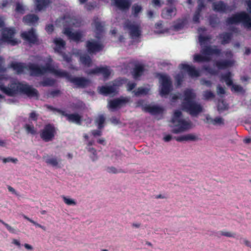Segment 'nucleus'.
Here are the masks:
<instances>
[{"instance_id": "obj_32", "label": "nucleus", "mask_w": 251, "mask_h": 251, "mask_svg": "<svg viewBox=\"0 0 251 251\" xmlns=\"http://www.w3.org/2000/svg\"><path fill=\"white\" fill-rule=\"evenodd\" d=\"M174 139L178 142H182L184 141H195L197 139V137L193 134H188L178 137H175Z\"/></svg>"}, {"instance_id": "obj_56", "label": "nucleus", "mask_w": 251, "mask_h": 251, "mask_svg": "<svg viewBox=\"0 0 251 251\" xmlns=\"http://www.w3.org/2000/svg\"><path fill=\"white\" fill-rule=\"evenodd\" d=\"M201 16V12L196 11L194 15L193 20L196 23L200 22V18Z\"/></svg>"}, {"instance_id": "obj_58", "label": "nucleus", "mask_w": 251, "mask_h": 251, "mask_svg": "<svg viewBox=\"0 0 251 251\" xmlns=\"http://www.w3.org/2000/svg\"><path fill=\"white\" fill-rule=\"evenodd\" d=\"M63 60L67 63H70L72 62V57L65 53H61Z\"/></svg>"}, {"instance_id": "obj_50", "label": "nucleus", "mask_w": 251, "mask_h": 251, "mask_svg": "<svg viewBox=\"0 0 251 251\" xmlns=\"http://www.w3.org/2000/svg\"><path fill=\"white\" fill-rule=\"evenodd\" d=\"M63 199L64 202L68 205H75L76 204V202L73 199L67 198L65 196L63 197Z\"/></svg>"}, {"instance_id": "obj_2", "label": "nucleus", "mask_w": 251, "mask_h": 251, "mask_svg": "<svg viewBox=\"0 0 251 251\" xmlns=\"http://www.w3.org/2000/svg\"><path fill=\"white\" fill-rule=\"evenodd\" d=\"M226 22L228 25L242 23L245 27L251 29V17L245 11L233 14L231 17L227 18Z\"/></svg>"}, {"instance_id": "obj_25", "label": "nucleus", "mask_w": 251, "mask_h": 251, "mask_svg": "<svg viewBox=\"0 0 251 251\" xmlns=\"http://www.w3.org/2000/svg\"><path fill=\"white\" fill-rule=\"evenodd\" d=\"M93 24L96 29V37L98 39L100 38V35L103 31L104 25L100 22L98 17L95 18L93 21Z\"/></svg>"}, {"instance_id": "obj_22", "label": "nucleus", "mask_w": 251, "mask_h": 251, "mask_svg": "<svg viewBox=\"0 0 251 251\" xmlns=\"http://www.w3.org/2000/svg\"><path fill=\"white\" fill-rule=\"evenodd\" d=\"M145 71V68L143 65L136 63L132 71V75L135 79H137L142 75Z\"/></svg>"}, {"instance_id": "obj_24", "label": "nucleus", "mask_w": 251, "mask_h": 251, "mask_svg": "<svg viewBox=\"0 0 251 251\" xmlns=\"http://www.w3.org/2000/svg\"><path fill=\"white\" fill-rule=\"evenodd\" d=\"M143 110L146 112H149L152 115L162 113L163 109L158 106L147 105L143 107Z\"/></svg>"}, {"instance_id": "obj_17", "label": "nucleus", "mask_w": 251, "mask_h": 251, "mask_svg": "<svg viewBox=\"0 0 251 251\" xmlns=\"http://www.w3.org/2000/svg\"><path fill=\"white\" fill-rule=\"evenodd\" d=\"M215 48H212L210 46H206L201 50V52L204 55L208 56L212 55H216L219 56L221 54V50L217 49L216 46H214Z\"/></svg>"}, {"instance_id": "obj_30", "label": "nucleus", "mask_w": 251, "mask_h": 251, "mask_svg": "<svg viewBox=\"0 0 251 251\" xmlns=\"http://www.w3.org/2000/svg\"><path fill=\"white\" fill-rule=\"evenodd\" d=\"M115 5L121 10H126L129 8L130 1L129 0H114Z\"/></svg>"}, {"instance_id": "obj_38", "label": "nucleus", "mask_w": 251, "mask_h": 251, "mask_svg": "<svg viewBox=\"0 0 251 251\" xmlns=\"http://www.w3.org/2000/svg\"><path fill=\"white\" fill-rule=\"evenodd\" d=\"M54 42L56 46L55 51L60 52L59 50L64 48L66 43L61 38H56L54 40Z\"/></svg>"}, {"instance_id": "obj_48", "label": "nucleus", "mask_w": 251, "mask_h": 251, "mask_svg": "<svg viewBox=\"0 0 251 251\" xmlns=\"http://www.w3.org/2000/svg\"><path fill=\"white\" fill-rule=\"evenodd\" d=\"M60 94L61 91L59 90H53L49 92L47 96L49 98H54L58 97Z\"/></svg>"}, {"instance_id": "obj_45", "label": "nucleus", "mask_w": 251, "mask_h": 251, "mask_svg": "<svg viewBox=\"0 0 251 251\" xmlns=\"http://www.w3.org/2000/svg\"><path fill=\"white\" fill-rule=\"evenodd\" d=\"M209 24L212 27H215L219 23V20L216 16H211L209 20Z\"/></svg>"}, {"instance_id": "obj_53", "label": "nucleus", "mask_w": 251, "mask_h": 251, "mask_svg": "<svg viewBox=\"0 0 251 251\" xmlns=\"http://www.w3.org/2000/svg\"><path fill=\"white\" fill-rule=\"evenodd\" d=\"M231 86H232V88H231L232 91H233L235 92L242 93L244 91L243 87L239 85H236V84H233V85Z\"/></svg>"}, {"instance_id": "obj_55", "label": "nucleus", "mask_w": 251, "mask_h": 251, "mask_svg": "<svg viewBox=\"0 0 251 251\" xmlns=\"http://www.w3.org/2000/svg\"><path fill=\"white\" fill-rule=\"evenodd\" d=\"M175 79L177 82V85L179 86L181 84L183 81V75L181 74H178L176 75Z\"/></svg>"}, {"instance_id": "obj_62", "label": "nucleus", "mask_w": 251, "mask_h": 251, "mask_svg": "<svg viewBox=\"0 0 251 251\" xmlns=\"http://www.w3.org/2000/svg\"><path fill=\"white\" fill-rule=\"evenodd\" d=\"M29 118L34 121H37L38 119V114L35 111H32L29 114Z\"/></svg>"}, {"instance_id": "obj_21", "label": "nucleus", "mask_w": 251, "mask_h": 251, "mask_svg": "<svg viewBox=\"0 0 251 251\" xmlns=\"http://www.w3.org/2000/svg\"><path fill=\"white\" fill-rule=\"evenodd\" d=\"M15 71L18 74H22L25 69H27V66L23 63L12 62L9 67Z\"/></svg>"}, {"instance_id": "obj_12", "label": "nucleus", "mask_w": 251, "mask_h": 251, "mask_svg": "<svg viewBox=\"0 0 251 251\" xmlns=\"http://www.w3.org/2000/svg\"><path fill=\"white\" fill-rule=\"evenodd\" d=\"M129 101L127 98L121 97L110 100L108 102V107L112 111L120 108Z\"/></svg>"}, {"instance_id": "obj_47", "label": "nucleus", "mask_w": 251, "mask_h": 251, "mask_svg": "<svg viewBox=\"0 0 251 251\" xmlns=\"http://www.w3.org/2000/svg\"><path fill=\"white\" fill-rule=\"evenodd\" d=\"M148 92V90L143 88L139 87L135 91V95L137 96L141 95H146Z\"/></svg>"}, {"instance_id": "obj_26", "label": "nucleus", "mask_w": 251, "mask_h": 251, "mask_svg": "<svg viewBox=\"0 0 251 251\" xmlns=\"http://www.w3.org/2000/svg\"><path fill=\"white\" fill-rule=\"evenodd\" d=\"M218 39L221 40L222 45L228 44L232 39V34L230 32H224L219 34Z\"/></svg>"}, {"instance_id": "obj_20", "label": "nucleus", "mask_w": 251, "mask_h": 251, "mask_svg": "<svg viewBox=\"0 0 251 251\" xmlns=\"http://www.w3.org/2000/svg\"><path fill=\"white\" fill-rule=\"evenodd\" d=\"M51 2L52 0H34L36 9L39 11L44 10Z\"/></svg>"}, {"instance_id": "obj_14", "label": "nucleus", "mask_w": 251, "mask_h": 251, "mask_svg": "<svg viewBox=\"0 0 251 251\" xmlns=\"http://www.w3.org/2000/svg\"><path fill=\"white\" fill-rule=\"evenodd\" d=\"M63 33L65 34L70 39L72 40L77 43L81 41L83 37V35L80 32H72L70 27H66L64 29Z\"/></svg>"}, {"instance_id": "obj_5", "label": "nucleus", "mask_w": 251, "mask_h": 251, "mask_svg": "<svg viewBox=\"0 0 251 251\" xmlns=\"http://www.w3.org/2000/svg\"><path fill=\"white\" fill-rule=\"evenodd\" d=\"M182 107L183 110L188 112L192 116H197L202 110V106L194 101H183Z\"/></svg>"}, {"instance_id": "obj_36", "label": "nucleus", "mask_w": 251, "mask_h": 251, "mask_svg": "<svg viewBox=\"0 0 251 251\" xmlns=\"http://www.w3.org/2000/svg\"><path fill=\"white\" fill-rule=\"evenodd\" d=\"M80 61L84 65L89 67L92 64V60L89 55L84 54L80 57Z\"/></svg>"}, {"instance_id": "obj_31", "label": "nucleus", "mask_w": 251, "mask_h": 251, "mask_svg": "<svg viewBox=\"0 0 251 251\" xmlns=\"http://www.w3.org/2000/svg\"><path fill=\"white\" fill-rule=\"evenodd\" d=\"M43 158L47 164L50 165L52 167H57L58 163L60 161L58 160L56 157H52L48 155L44 156Z\"/></svg>"}, {"instance_id": "obj_40", "label": "nucleus", "mask_w": 251, "mask_h": 251, "mask_svg": "<svg viewBox=\"0 0 251 251\" xmlns=\"http://www.w3.org/2000/svg\"><path fill=\"white\" fill-rule=\"evenodd\" d=\"M198 39L200 45L203 46L207 44L210 41L211 37L210 35L205 36L201 34L199 36Z\"/></svg>"}, {"instance_id": "obj_28", "label": "nucleus", "mask_w": 251, "mask_h": 251, "mask_svg": "<svg viewBox=\"0 0 251 251\" xmlns=\"http://www.w3.org/2000/svg\"><path fill=\"white\" fill-rule=\"evenodd\" d=\"M176 9L175 7L165 8L162 11V17L164 19H170L173 16L176 14Z\"/></svg>"}, {"instance_id": "obj_8", "label": "nucleus", "mask_w": 251, "mask_h": 251, "mask_svg": "<svg viewBox=\"0 0 251 251\" xmlns=\"http://www.w3.org/2000/svg\"><path fill=\"white\" fill-rule=\"evenodd\" d=\"M52 61L50 56L47 58V62L46 63L45 66H42L44 74L49 72L53 74L56 76L63 77L66 71L60 69L57 70L55 69L51 64Z\"/></svg>"}, {"instance_id": "obj_34", "label": "nucleus", "mask_w": 251, "mask_h": 251, "mask_svg": "<svg viewBox=\"0 0 251 251\" xmlns=\"http://www.w3.org/2000/svg\"><path fill=\"white\" fill-rule=\"evenodd\" d=\"M194 62L197 63H201L204 62H209L211 58L209 56L202 55L200 54H195L193 57Z\"/></svg>"}, {"instance_id": "obj_42", "label": "nucleus", "mask_w": 251, "mask_h": 251, "mask_svg": "<svg viewBox=\"0 0 251 251\" xmlns=\"http://www.w3.org/2000/svg\"><path fill=\"white\" fill-rule=\"evenodd\" d=\"M24 127L27 134L35 135L36 133V130L32 124H25Z\"/></svg>"}, {"instance_id": "obj_4", "label": "nucleus", "mask_w": 251, "mask_h": 251, "mask_svg": "<svg viewBox=\"0 0 251 251\" xmlns=\"http://www.w3.org/2000/svg\"><path fill=\"white\" fill-rule=\"evenodd\" d=\"M40 137L45 142L52 141L56 134V128L53 125L48 124L46 125L44 128L40 130Z\"/></svg>"}, {"instance_id": "obj_59", "label": "nucleus", "mask_w": 251, "mask_h": 251, "mask_svg": "<svg viewBox=\"0 0 251 251\" xmlns=\"http://www.w3.org/2000/svg\"><path fill=\"white\" fill-rule=\"evenodd\" d=\"M220 234L222 236L228 237H235V233H231L230 232L228 231H222L220 232Z\"/></svg>"}, {"instance_id": "obj_49", "label": "nucleus", "mask_w": 251, "mask_h": 251, "mask_svg": "<svg viewBox=\"0 0 251 251\" xmlns=\"http://www.w3.org/2000/svg\"><path fill=\"white\" fill-rule=\"evenodd\" d=\"M203 97L205 100H208L210 99H213L215 97L214 94L210 91H205L203 93Z\"/></svg>"}, {"instance_id": "obj_1", "label": "nucleus", "mask_w": 251, "mask_h": 251, "mask_svg": "<svg viewBox=\"0 0 251 251\" xmlns=\"http://www.w3.org/2000/svg\"><path fill=\"white\" fill-rule=\"evenodd\" d=\"M182 112L179 110H176L172 118L171 122L173 124V128L171 132L178 134L184 132L191 127V123L182 119Z\"/></svg>"}, {"instance_id": "obj_11", "label": "nucleus", "mask_w": 251, "mask_h": 251, "mask_svg": "<svg viewBox=\"0 0 251 251\" xmlns=\"http://www.w3.org/2000/svg\"><path fill=\"white\" fill-rule=\"evenodd\" d=\"M86 47L88 52L91 54L96 53L101 51L104 48V46L102 44L92 40L91 41L88 40L86 42Z\"/></svg>"}, {"instance_id": "obj_16", "label": "nucleus", "mask_w": 251, "mask_h": 251, "mask_svg": "<svg viewBox=\"0 0 251 251\" xmlns=\"http://www.w3.org/2000/svg\"><path fill=\"white\" fill-rule=\"evenodd\" d=\"M234 61L232 60H221L215 61V66L220 70H225L234 65Z\"/></svg>"}, {"instance_id": "obj_54", "label": "nucleus", "mask_w": 251, "mask_h": 251, "mask_svg": "<svg viewBox=\"0 0 251 251\" xmlns=\"http://www.w3.org/2000/svg\"><path fill=\"white\" fill-rule=\"evenodd\" d=\"M15 10L17 12L22 14H23L25 11V9L23 6L19 2H17L16 3Z\"/></svg>"}, {"instance_id": "obj_18", "label": "nucleus", "mask_w": 251, "mask_h": 251, "mask_svg": "<svg viewBox=\"0 0 251 251\" xmlns=\"http://www.w3.org/2000/svg\"><path fill=\"white\" fill-rule=\"evenodd\" d=\"M119 85V84L115 82L111 86H102L100 88V92L105 96L114 93L116 91V87Z\"/></svg>"}, {"instance_id": "obj_13", "label": "nucleus", "mask_w": 251, "mask_h": 251, "mask_svg": "<svg viewBox=\"0 0 251 251\" xmlns=\"http://www.w3.org/2000/svg\"><path fill=\"white\" fill-rule=\"evenodd\" d=\"M22 38L27 41L28 43L33 44H38V39L35 33V30L31 28L27 31H24L21 33Z\"/></svg>"}, {"instance_id": "obj_51", "label": "nucleus", "mask_w": 251, "mask_h": 251, "mask_svg": "<svg viewBox=\"0 0 251 251\" xmlns=\"http://www.w3.org/2000/svg\"><path fill=\"white\" fill-rule=\"evenodd\" d=\"M0 222L5 226V227L9 232L12 233H16V230L13 227L9 226L8 224L4 222L3 220H1L0 219Z\"/></svg>"}, {"instance_id": "obj_63", "label": "nucleus", "mask_w": 251, "mask_h": 251, "mask_svg": "<svg viewBox=\"0 0 251 251\" xmlns=\"http://www.w3.org/2000/svg\"><path fill=\"white\" fill-rule=\"evenodd\" d=\"M106 171L109 173L117 174L119 172L116 168L114 167H108L106 168Z\"/></svg>"}, {"instance_id": "obj_60", "label": "nucleus", "mask_w": 251, "mask_h": 251, "mask_svg": "<svg viewBox=\"0 0 251 251\" xmlns=\"http://www.w3.org/2000/svg\"><path fill=\"white\" fill-rule=\"evenodd\" d=\"M23 217H24V219L27 220L29 222H30L32 224H33L36 226H37V227H40H40H41V225H40V224L37 223V222H35L34 221H33L31 219H30V218H28V217H27L26 215H23Z\"/></svg>"}, {"instance_id": "obj_33", "label": "nucleus", "mask_w": 251, "mask_h": 251, "mask_svg": "<svg viewBox=\"0 0 251 251\" xmlns=\"http://www.w3.org/2000/svg\"><path fill=\"white\" fill-rule=\"evenodd\" d=\"M183 94L184 96L183 101H192L196 96L192 90L189 89L185 90Z\"/></svg>"}, {"instance_id": "obj_10", "label": "nucleus", "mask_w": 251, "mask_h": 251, "mask_svg": "<svg viewBox=\"0 0 251 251\" xmlns=\"http://www.w3.org/2000/svg\"><path fill=\"white\" fill-rule=\"evenodd\" d=\"M124 27L129 30V33L132 39L139 38L141 35V30L138 25H134L129 21L126 22Z\"/></svg>"}, {"instance_id": "obj_9", "label": "nucleus", "mask_w": 251, "mask_h": 251, "mask_svg": "<svg viewBox=\"0 0 251 251\" xmlns=\"http://www.w3.org/2000/svg\"><path fill=\"white\" fill-rule=\"evenodd\" d=\"M15 33V30L14 28H6L3 29L2 32L1 40L3 42H7L14 46L18 43L17 40L13 39Z\"/></svg>"}, {"instance_id": "obj_15", "label": "nucleus", "mask_w": 251, "mask_h": 251, "mask_svg": "<svg viewBox=\"0 0 251 251\" xmlns=\"http://www.w3.org/2000/svg\"><path fill=\"white\" fill-rule=\"evenodd\" d=\"M180 67L181 69L186 71L191 77H197L200 75V72L193 66L187 64H181Z\"/></svg>"}, {"instance_id": "obj_43", "label": "nucleus", "mask_w": 251, "mask_h": 251, "mask_svg": "<svg viewBox=\"0 0 251 251\" xmlns=\"http://www.w3.org/2000/svg\"><path fill=\"white\" fill-rule=\"evenodd\" d=\"M228 108L227 104L223 100H219L217 105V110L219 112Z\"/></svg>"}, {"instance_id": "obj_41", "label": "nucleus", "mask_w": 251, "mask_h": 251, "mask_svg": "<svg viewBox=\"0 0 251 251\" xmlns=\"http://www.w3.org/2000/svg\"><path fill=\"white\" fill-rule=\"evenodd\" d=\"M55 83V80L54 79L50 78H46L43 81L40 82V84L43 86H52Z\"/></svg>"}, {"instance_id": "obj_61", "label": "nucleus", "mask_w": 251, "mask_h": 251, "mask_svg": "<svg viewBox=\"0 0 251 251\" xmlns=\"http://www.w3.org/2000/svg\"><path fill=\"white\" fill-rule=\"evenodd\" d=\"M89 151L93 154V156L91 157L93 161L97 159V157L96 156L97 151L94 148H89L88 149Z\"/></svg>"}, {"instance_id": "obj_39", "label": "nucleus", "mask_w": 251, "mask_h": 251, "mask_svg": "<svg viewBox=\"0 0 251 251\" xmlns=\"http://www.w3.org/2000/svg\"><path fill=\"white\" fill-rule=\"evenodd\" d=\"M99 74H101L105 78H107L110 75L111 72L107 67H98Z\"/></svg>"}, {"instance_id": "obj_44", "label": "nucleus", "mask_w": 251, "mask_h": 251, "mask_svg": "<svg viewBox=\"0 0 251 251\" xmlns=\"http://www.w3.org/2000/svg\"><path fill=\"white\" fill-rule=\"evenodd\" d=\"M185 24V23L184 20H178L174 25V29L176 31L179 30L184 27Z\"/></svg>"}, {"instance_id": "obj_23", "label": "nucleus", "mask_w": 251, "mask_h": 251, "mask_svg": "<svg viewBox=\"0 0 251 251\" xmlns=\"http://www.w3.org/2000/svg\"><path fill=\"white\" fill-rule=\"evenodd\" d=\"M213 10L216 12H226L229 7L223 1L213 3Z\"/></svg>"}, {"instance_id": "obj_3", "label": "nucleus", "mask_w": 251, "mask_h": 251, "mask_svg": "<svg viewBox=\"0 0 251 251\" xmlns=\"http://www.w3.org/2000/svg\"><path fill=\"white\" fill-rule=\"evenodd\" d=\"M46 107L50 110L56 111L61 115L65 117L66 118V120L70 123H75L78 125H80L81 124V116L77 113L68 114L61 109L54 107L50 105H47Z\"/></svg>"}, {"instance_id": "obj_27", "label": "nucleus", "mask_w": 251, "mask_h": 251, "mask_svg": "<svg viewBox=\"0 0 251 251\" xmlns=\"http://www.w3.org/2000/svg\"><path fill=\"white\" fill-rule=\"evenodd\" d=\"M39 20V17L33 14H29L25 15L23 18V22L26 25H33Z\"/></svg>"}, {"instance_id": "obj_6", "label": "nucleus", "mask_w": 251, "mask_h": 251, "mask_svg": "<svg viewBox=\"0 0 251 251\" xmlns=\"http://www.w3.org/2000/svg\"><path fill=\"white\" fill-rule=\"evenodd\" d=\"M63 77H65L68 81L75 85L77 87L84 88L90 83V81L88 79L83 77H73L66 71Z\"/></svg>"}, {"instance_id": "obj_57", "label": "nucleus", "mask_w": 251, "mask_h": 251, "mask_svg": "<svg viewBox=\"0 0 251 251\" xmlns=\"http://www.w3.org/2000/svg\"><path fill=\"white\" fill-rule=\"evenodd\" d=\"M102 129L98 128V129L92 130L91 133L94 137L100 136L102 135Z\"/></svg>"}, {"instance_id": "obj_46", "label": "nucleus", "mask_w": 251, "mask_h": 251, "mask_svg": "<svg viewBox=\"0 0 251 251\" xmlns=\"http://www.w3.org/2000/svg\"><path fill=\"white\" fill-rule=\"evenodd\" d=\"M132 14L135 17L138 16V14L142 11V7L141 6L135 4L132 7Z\"/></svg>"}, {"instance_id": "obj_7", "label": "nucleus", "mask_w": 251, "mask_h": 251, "mask_svg": "<svg viewBox=\"0 0 251 251\" xmlns=\"http://www.w3.org/2000/svg\"><path fill=\"white\" fill-rule=\"evenodd\" d=\"M161 82L160 94L161 96L168 95L172 90V82L169 77L164 75H161L159 78Z\"/></svg>"}, {"instance_id": "obj_19", "label": "nucleus", "mask_w": 251, "mask_h": 251, "mask_svg": "<svg viewBox=\"0 0 251 251\" xmlns=\"http://www.w3.org/2000/svg\"><path fill=\"white\" fill-rule=\"evenodd\" d=\"M27 69L30 71L32 75L39 76L45 74L42 66H39L38 65L30 63L27 66Z\"/></svg>"}, {"instance_id": "obj_29", "label": "nucleus", "mask_w": 251, "mask_h": 251, "mask_svg": "<svg viewBox=\"0 0 251 251\" xmlns=\"http://www.w3.org/2000/svg\"><path fill=\"white\" fill-rule=\"evenodd\" d=\"M105 122L106 118L103 114L98 115L95 119V124L99 129H103Z\"/></svg>"}, {"instance_id": "obj_37", "label": "nucleus", "mask_w": 251, "mask_h": 251, "mask_svg": "<svg viewBox=\"0 0 251 251\" xmlns=\"http://www.w3.org/2000/svg\"><path fill=\"white\" fill-rule=\"evenodd\" d=\"M221 79L224 80L227 86H232L233 84L231 79V73L228 72L224 75H222Z\"/></svg>"}, {"instance_id": "obj_35", "label": "nucleus", "mask_w": 251, "mask_h": 251, "mask_svg": "<svg viewBox=\"0 0 251 251\" xmlns=\"http://www.w3.org/2000/svg\"><path fill=\"white\" fill-rule=\"evenodd\" d=\"M206 119L208 122L211 123L213 125L215 126L224 125L225 124L224 119L220 117H217L214 119L206 117Z\"/></svg>"}, {"instance_id": "obj_52", "label": "nucleus", "mask_w": 251, "mask_h": 251, "mask_svg": "<svg viewBox=\"0 0 251 251\" xmlns=\"http://www.w3.org/2000/svg\"><path fill=\"white\" fill-rule=\"evenodd\" d=\"M202 69L211 75H215L217 74V72L208 66H203Z\"/></svg>"}, {"instance_id": "obj_64", "label": "nucleus", "mask_w": 251, "mask_h": 251, "mask_svg": "<svg viewBox=\"0 0 251 251\" xmlns=\"http://www.w3.org/2000/svg\"><path fill=\"white\" fill-rule=\"evenodd\" d=\"M110 121L111 123L114 125H118L121 123L120 119L117 118L116 117H114V116L110 118Z\"/></svg>"}]
</instances>
